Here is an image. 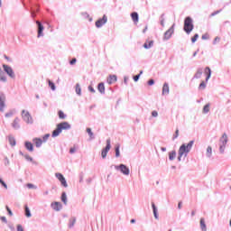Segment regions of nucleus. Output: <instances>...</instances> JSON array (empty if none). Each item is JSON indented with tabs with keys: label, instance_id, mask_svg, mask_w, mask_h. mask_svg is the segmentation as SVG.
Here are the masks:
<instances>
[{
	"label": "nucleus",
	"instance_id": "f257e3e1",
	"mask_svg": "<svg viewBox=\"0 0 231 231\" xmlns=\"http://www.w3.org/2000/svg\"><path fill=\"white\" fill-rule=\"evenodd\" d=\"M192 145H194V141H190L188 144H182L179 149V162H181L182 156H187L189 152H190V149H192Z\"/></svg>",
	"mask_w": 231,
	"mask_h": 231
},
{
	"label": "nucleus",
	"instance_id": "f03ea898",
	"mask_svg": "<svg viewBox=\"0 0 231 231\" xmlns=\"http://www.w3.org/2000/svg\"><path fill=\"white\" fill-rule=\"evenodd\" d=\"M68 129H71V125L68 122L60 123L57 125V128L52 132V137L55 138L59 136L62 131H68Z\"/></svg>",
	"mask_w": 231,
	"mask_h": 231
},
{
	"label": "nucleus",
	"instance_id": "7ed1b4c3",
	"mask_svg": "<svg viewBox=\"0 0 231 231\" xmlns=\"http://www.w3.org/2000/svg\"><path fill=\"white\" fill-rule=\"evenodd\" d=\"M194 30V23H192V18L190 16H188L184 20V32L186 33H190Z\"/></svg>",
	"mask_w": 231,
	"mask_h": 231
},
{
	"label": "nucleus",
	"instance_id": "20e7f679",
	"mask_svg": "<svg viewBox=\"0 0 231 231\" xmlns=\"http://www.w3.org/2000/svg\"><path fill=\"white\" fill-rule=\"evenodd\" d=\"M48 138H50V134H46L42 137V139H41V138H34V139L32 140V142H33V143H34V145H35L36 147H41V145H42V143H45V142H48Z\"/></svg>",
	"mask_w": 231,
	"mask_h": 231
},
{
	"label": "nucleus",
	"instance_id": "39448f33",
	"mask_svg": "<svg viewBox=\"0 0 231 231\" xmlns=\"http://www.w3.org/2000/svg\"><path fill=\"white\" fill-rule=\"evenodd\" d=\"M22 118L26 122V124H32L33 119L32 118V116L30 115V112L26 110L22 111Z\"/></svg>",
	"mask_w": 231,
	"mask_h": 231
},
{
	"label": "nucleus",
	"instance_id": "423d86ee",
	"mask_svg": "<svg viewBox=\"0 0 231 231\" xmlns=\"http://www.w3.org/2000/svg\"><path fill=\"white\" fill-rule=\"evenodd\" d=\"M227 142L228 136H226V134H224L220 138V152H225V145H226Z\"/></svg>",
	"mask_w": 231,
	"mask_h": 231
},
{
	"label": "nucleus",
	"instance_id": "0eeeda50",
	"mask_svg": "<svg viewBox=\"0 0 231 231\" xmlns=\"http://www.w3.org/2000/svg\"><path fill=\"white\" fill-rule=\"evenodd\" d=\"M110 150H111V139H107L106 140V146L101 152L102 158H106V156H107V153L109 152Z\"/></svg>",
	"mask_w": 231,
	"mask_h": 231
},
{
	"label": "nucleus",
	"instance_id": "6e6552de",
	"mask_svg": "<svg viewBox=\"0 0 231 231\" xmlns=\"http://www.w3.org/2000/svg\"><path fill=\"white\" fill-rule=\"evenodd\" d=\"M3 68L5 73H7V75L11 77V79H15V73H14V69H12V67L8 65H3Z\"/></svg>",
	"mask_w": 231,
	"mask_h": 231
},
{
	"label": "nucleus",
	"instance_id": "1a4fd4ad",
	"mask_svg": "<svg viewBox=\"0 0 231 231\" xmlns=\"http://www.w3.org/2000/svg\"><path fill=\"white\" fill-rule=\"evenodd\" d=\"M116 170H120L125 176H129L130 171L125 164H120L119 166H116Z\"/></svg>",
	"mask_w": 231,
	"mask_h": 231
},
{
	"label": "nucleus",
	"instance_id": "9d476101",
	"mask_svg": "<svg viewBox=\"0 0 231 231\" xmlns=\"http://www.w3.org/2000/svg\"><path fill=\"white\" fill-rule=\"evenodd\" d=\"M56 178L60 181L61 185L65 188L68 187V182L66 181V178L61 173H55Z\"/></svg>",
	"mask_w": 231,
	"mask_h": 231
},
{
	"label": "nucleus",
	"instance_id": "9b49d317",
	"mask_svg": "<svg viewBox=\"0 0 231 231\" xmlns=\"http://www.w3.org/2000/svg\"><path fill=\"white\" fill-rule=\"evenodd\" d=\"M106 23H107V16L106 14H104L103 18H101L96 22V26H97V28H102V26H104V24H106Z\"/></svg>",
	"mask_w": 231,
	"mask_h": 231
},
{
	"label": "nucleus",
	"instance_id": "f8f14e48",
	"mask_svg": "<svg viewBox=\"0 0 231 231\" xmlns=\"http://www.w3.org/2000/svg\"><path fill=\"white\" fill-rule=\"evenodd\" d=\"M174 26L173 23L172 26L164 33V39L169 40L171 37H172V33H174Z\"/></svg>",
	"mask_w": 231,
	"mask_h": 231
},
{
	"label": "nucleus",
	"instance_id": "ddd939ff",
	"mask_svg": "<svg viewBox=\"0 0 231 231\" xmlns=\"http://www.w3.org/2000/svg\"><path fill=\"white\" fill-rule=\"evenodd\" d=\"M5 100H6V97L5 94H0V111H5Z\"/></svg>",
	"mask_w": 231,
	"mask_h": 231
},
{
	"label": "nucleus",
	"instance_id": "4468645a",
	"mask_svg": "<svg viewBox=\"0 0 231 231\" xmlns=\"http://www.w3.org/2000/svg\"><path fill=\"white\" fill-rule=\"evenodd\" d=\"M36 24L38 25V37H42V32H44V26L41 22L37 21Z\"/></svg>",
	"mask_w": 231,
	"mask_h": 231
},
{
	"label": "nucleus",
	"instance_id": "2eb2a0df",
	"mask_svg": "<svg viewBox=\"0 0 231 231\" xmlns=\"http://www.w3.org/2000/svg\"><path fill=\"white\" fill-rule=\"evenodd\" d=\"M51 208H53V210H56V212H59V210H60L62 208V204H60V202H53L51 205Z\"/></svg>",
	"mask_w": 231,
	"mask_h": 231
},
{
	"label": "nucleus",
	"instance_id": "dca6fc26",
	"mask_svg": "<svg viewBox=\"0 0 231 231\" xmlns=\"http://www.w3.org/2000/svg\"><path fill=\"white\" fill-rule=\"evenodd\" d=\"M204 73L207 76L206 82H208V80L210 79V77L212 75V70L210 69V67H206Z\"/></svg>",
	"mask_w": 231,
	"mask_h": 231
},
{
	"label": "nucleus",
	"instance_id": "f3484780",
	"mask_svg": "<svg viewBox=\"0 0 231 231\" xmlns=\"http://www.w3.org/2000/svg\"><path fill=\"white\" fill-rule=\"evenodd\" d=\"M152 46H154V41L147 40L143 44V48L145 50H150V48H152Z\"/></svg>",
	"mask_w": 231,
	"mask_h": 231
},
{
	"label": "nucleus",
	"instance_id": "a211bd4d",
	"mask_svg": "<svg viewBox=\"0 0 231 231\" xmlns=\"http://www.w3.org/2000/svg\"><path fill=\"white\" fill-rule=\"evenodd\" d=\"M115 82H116V75L109 76V78L107 79V83L108 84H115Z\"/></svg>",
	"mask_w": 231,
	"mask_h": 231
},
{
	"label": "nucleus",
	"instance_id": "6ab92c4d",
	"mask_svg": "<svg viewBox=\"0 0 231 231\" xmlns=\"http://www.w3.org/2000/svg\"><path fill=\"white\" fill-rule=\"evenodd\" d=\"M132 21L135 23V24L138 23V13L134 12L131 14Z\"/></svg>",
	"mask_w": 231,
	"mask_h": 231
},
{
	"label": "nucleus",
	"instance_id": "aec40b11",
	"mask_svg": "<svg viewBox=\"0 0 231 231\" xmlns=\"http://www.w3.org/2000/svg\"><path fill=\"white\" fill-rule=\"evenodd\" d=\"M162 95H169V84L164 83L162 87Z\"/></svg>",
	"mask_w": 231,
	"mask_h": 231
},
{
	"label": "nucleus",
	"instance_id": "412c9836",
	"mask_svg": "<svg viewBox=\"0 0 231 231\" xmlns=\"http://www.w3.org/2000/svg\"><path fill=\"white\" fill-rule=\"evenodd\" d=\"M200 228L202 231H207V224H205V218H200Z\"/></svg>",
	"mask_w": 231,
	"mask_h": 231
},
{
	"label": "nucleus",
	"instance_id": "4be33fe9",
	"mask_svg": "<svg viewBox=\"0 0 231 231\" xmlns=\"http://www.w3.org/2000/svg\"><path fill=\"white\" fill-rule=\"evenodd\" d=\"M25 148L32 152L33 151V144L31 142H26Z\"/></svg>",
	"mask_w": 231,
	"mask_h": 231
},
{
	"label": "nucleus",
	"instance_id": "5701e85b",
	"mask_svg": "<svg viewBox=\"0 0 231 231\" xmlns=\"http://www.w3.org/2000/svg\"><path fill=\"white\" fill-rule=\"evenodd\" d=\"M97 89L99 93H106V87L104 86V83H99L97 86Z\"/></svg>",
	"mask_w": 231,
	"mask_h": 231
},
{
	"label": "nucleus",
	"instance_id": "b1692460",
	"mask_svg": "<svg viewBox=\"0 0 231 231\" xmlns=\"http://www.w3.org/2000/svg\"><path fill=\"white\" fill-rule=\"evenodd\" d=\"M210 111V104H207L204 107L202 112L204 113V115H207V113H208Z\"/></svg>",
	"mask_w": 231,
	"mask_h": 231
},
{
	"label": "nucleus",
	"instance_id": "393cba45",
	"mask_svg": "<svg viewBox=\"0 0 231 231\" xmlns=\"http://www.w3.org/2000/svg\"><path fill=\"white\" fill-rule=\"evenodd\" d=\"M61 201L64 203V205L68 204V197L66 196V192L61 194Z\"/></svg>",
	"mask_w": 231,
	"mask_h": 231
},
{
	"label": "nucleus",
	"instance_id": "a878e982",
	"mask_svg": "<svg viewBox=\"0 0 231 231\" xmlns=\"http://www.w3.org/2000/svg\"><path fill=\"white\" fill-rule=\"evenodd\" d=\"M201 75H203V70L201 69H199L195 74V79H200Z\"/></svg>",
	"mask_w": 231,
	"mask_h": 231
},
{
	"label": "nucleus",
	"instance_id": "bb28decb",
	"mask_svg": "<svg viewBox=\"0 0 231 231\" xmlns=\"http://www.w3.org/2000/svg\"><path fill=\"white\" fill-rule=\"evenodd\" d=\"M152 207L153 209L154 217H155V219H158V210L156 209V205H154V203H152Z\"/></svg>",
	"mask_w": 231,
	"mask_h": 231
},
{
	"label": "nucleus",
	"instance_id": "cd10ccee",
	"mask_svg": "<svg viewBox=\"0 0 231 231\" xmlns=\"http://www.w3.org/2000/svg\"><path fill=\"white\" fill-rule=\"evenodd\" d=\"M174 158H176V151H173L169 153V160L172 161L174 160Z\"/></svg>",
	"mask_w": 231,
	"mask_h": 231
},
{
	"label": "nucleus",
	"instance_id": "c85d7f7f",
	"mask_svg": "<svg viewBox=\"0 0 231 231\" xmlns=\"http://www.w3.org/2000/svg\"><path fill=\"white\" fill-rule=\"evenodd\" d=\"M59 115V118H60L61 120H64V118H66V114H64V112H62V110H60L58 112Z\"/></svg>",
	"mask_w": 231,
	"mask_h": 231
},
{
	"label": "nucleus",
	"instance_id": "c756f323",
	"mask_svg": "<svg viewBox=\"0 0 231 231\" xmlns=\"http://www.w3.org/2000/svg\"><path fill=\"white\" fill-rule=\"evenodd\" d=\"M25 216L26 217H32V213L30 212L28 206H25Z\"/></svg>",
	"mask_w": 231,
	"mask_h": 231
},
{
	"label": "nucleus",
	"instance_id": "7c9ffc66",
	"mask_svg": "<svg viewBox=\"0 0 231 231\" xmlns=\"http://www.w3.org/2000/svg\"><path fill=\"white\" fill-rule=\"evenodd\" d=\"M48 84H49V87L51 88V89H52V91H55V83H53L51 80L48 79Z\"/></svg>",
	"mask_w": 231,
	"mask_h": 231
},
{
	"label": "nucleus",
	"instance_id": "2f4dec72",
	"mask_svg": "<svg viewBox=\"0 0 231 231\" xmlns=\"http://www.w3.org/2000/svg\"><path fill=\"white\" fill-rule=\"evenodd\" d=\"M75 223H77V219L70 218L69 219V228L73 227L75 226Z\"/></svg>",
	"mask_w": 231,
	"mask_h": 231
},
{
	"label": "nucleus",
	"instance_id": "473e14b6",
	"mask_svg": "<svg viewBox=\"0 0 231 231\" xmlns=\"http://www.w3.org/2000/svg\"><path fill=\"white\" fill-rule=\"evenodd\" d=\"M13 127H14L15 129H17V127H19V118H15L14 123H13Z\"/></svg>",
	"mask_w": 231,
	"mask_h": 231
},
{
	"label": "nucleus",
	"instance_id": "72a5a7b5",
	"mask_svg": "<svg viewBox=\"0 0 231 231\" xmlns=\"http://www.w3.org/2000/svg\"><path fill=\"white\" fill-rule=\"evenodd\" d=\"M9 143L14 147L15 145V138L9 136Z\"/></svg>",
	"mask_w": 231,
	"mask_h": 231
},
{
	"label": "nucleus",
	"instance_id": "f704fd0d",
	"mask_svg": "<svg viewBox=\"0 0 231 231\" xmlns=\"http://www.w3.org/2000/svg\"><path fill=\"white\" fill-rule=\"evenodd\" d=\"M81 91H82V89L80 88V85L77 84L76 85V93H77V95H81Z\"/></svg>",
	"mask_w": 231,
	"mask_h": 231
},
{
	"label": "nucleus",
	"instance_id": "c9c22d12",
	"mask_svg": "<svg viewBox=\"0 0 231 231\" xmlns=\"http://www.w3.org/2000/svg\"><path fill=\"white\" fill-rule=\"evenodd\" d=\"M207 156H208V157L212 156V147L211 146H208L207 148Z\"/></svg>",
	"mask_w": 231,
	"mask_h": 231
},
{
	"label": "nucleus",
	"instance_id": "e433bc0d",
	"mask_svg": "<svg viewBox=\"0 0 231 231\" xmlns=\"http://www.w3.org/2000/svg\"><path fill=\"white\" fill-rule=\"evenodd\" d=\"M205 88H207V83H205V81H201L199 86V89H205Z\"/></svg>",
	"mask_w": 231,
	"mask_h": 231
},
{
	"label": "nucleus",
	"instance_id": "4c0bfd02",
	"mask_svg": "<svg viewBox=\"0 0 231 231\" xmlns=\"http://www.w3.org/2000/svg\"><path fill=\"white\" fill-rule=\"evenodd\" d=\"M120 156V145L116 147V157L118 158Z\"/></svg>",
	"mask_w": 231,
	"mask_h": 231
},
{
	"label": "nucleus",
	"instance_id": "58836bf2",
	"mask_svg": "<svg viewBox=\"0 0 231 231\" xmlns=\"http://www.w3.org/2000/svg\"><path fill=\"white\" fill-rule=\"evenodd\" d=\"M142 73H143V70L140 71V74L134 76V82H138V80L140 79V75H142Z\"/></svg>",
	"mask_w": 231,
	"mask_h": 231
},
{
	"label": "nucleus",
	"instance_id": "ea45409f",
	"mask_svg": "<svg viewBox=\"0 0 231 231\" xmlns=\"http://www.w3.org/2000/svg\"><path fill=\"white\" fill-rule=\"evenodd\" d=\"M199 38V34H195V35L191 38V42H196Z\"/></svg>",
	"mask_w": 231,
	"mask_h": 231
},
{
	"label": "nucleus",
	"instance_id": "a19ab883",
	"mask_svg": "<svg viewBox=\"0 0 231 231\" xmlns=\"http://www.w3.org/2000/svg\"><path fill=\"white\" fill-rule=\"evenodd\" d=\"M202 39L203 41H208V39H210V35H208V33H205L202 35Z\"/></svg>",
	"mask_w": 231,
	"mask_h": 231
},
{
	"label": "nucleus",
	"instance_id": "79ce46f5",
	"mask_svg": "<svg viewBox=\"0 0 231 231\" xmlns=\"http://www.w3.org/2000/svg\"><path fill=\"white\" fill-rule=\"evenodd\" d=\"M87 133L89 134L90 138H93V132L91 131V128H87Z\"/></svg>",
	"mask_w": 231,
	"mask_h": 231
},
{
	"label": "nucleus",
	"instance_id": "37998d69",
	"mask_svg": "<svg viewBox=\"0 0 231 231\" xmlns=\"http://www.w3.org/2000/svg\"><path fill=\"white\" fill-rule=\"evenodd\" d=\"M178 136H180V130L179 129H177L175 131V134L173 135V140H176V138H178Z\"/></svg>",
	"mask_w": 231,
	"mask_h": 231
},
{
	"label": "nucleus",
	"instance_id": "c03bdc74",
	"mask_svg": "<svg viewBox=\"0 0 231 231\" xmlns=\"http://www.w3.org/2000/svg\"><path fill=\"white\" fill-rule=\"evenodd\" d=\"M0 183H1V185H3V187H5V189H8V186L6 185V183L5 182V180H2L1 178H0Z\"/></svg>",
	"mask_w": 231,
	"mask_h": 231
},
{
	"label": "nucleus",
	"instance_id": "a18cd8bd",
	"mask_svg": "<svg viewBox=\"0 0 231 231\" xmlns=\"http://www.w3.org/2000/svg\"><path fill=\"white\" fill-rule=\"evenodd\" d=\"M219 41H221V38L217 36L213 42V44H217V42H219Z\"/></svg>",
	"mask_w": 231,
	"mask_h": 231
},
{
	"label": "nucleus",
	"instance_id": "49530a36",
	"mask_svg": "<svg viewBox=\"0 0 231 231\" xmlns=\"http://www.w3.org/2000/svg\"><path fill=\"white\" fill-rule=\"evenodd\" d=\"M27 187H28L29 189H37V186H35V185H33V184H32V183H28V184H27Z\"/></svg>",
	"mask_w": 231,
	"mask_h": 231
},
{
	"label": "nucleus",
	"instance_id": "de8ad7c7",
	"mask_svg": "<svg viewBox=\"0 0 231 231\" xmlns=\"http://www.w3.org/2000/svg\"><path fill=\"white\" fill-rule=\"evenodd\" d=\"M6 210L9 214V216H14V213H12V209H10V208H8V206H6Z\"/></svg>",
	"mask_w": 231,
	"mask_h": 231
},
{
	"label": "nucleus",
	"instance_id": "09e8293b",
	"mask_svg": "<svg viewBox=\"0 0 231 231\" xmlns=\"http://www.w3.org/2000/svg\"><path fill=\"white\" fill-rule=\"evenodd\" d=\"M217 14H221V10L216 11L211 14V17H214V15H217Z\"/></svg>",
	"mask_w": 231,
	"mask_h": 231
},
{
	"label": "nucleus",
	"instance_id": "8fccbe9b",
	"mask_svg": "<svg viewBox=\"0 0 231 231\" xmlns=\"http://www.w3.org/2000/svg\"><path fill=\"white\" fill-rule=\"evenodd\" d=\"M152 116H153L154 118H156V116H158V112H157V111H152Z\"/></svg>",
	"mask_w": 231,
	"mask_h": 231
},
{
	"label": "nucleus",
	"instance_id": "3c124183",
	"mask_svg": "<svg viewBox=\"0 0 231 231\" xmlns=\"http://www.w3.org/2000/svg\"><path fill=\"white\" fill-rule=\"evenodd\" d=\"M154 84V79H150L148 81V86H152Z\"/></svg>",
	"mask_w": 231,
	"mask_h": 231
},
{
	"label": "nucleus",
	"instance_id": "603ef678",
	"mask_svg": "<svg viewBox=\"0 0 231 231\" xmlns=\"http://www.w3.org/2000/svg\"><path fill=\"white\" fill-rule=\"evenodd\" d=\"M88 89L90 93H95V88H93V87L89 86Z\"/></svg>",
	"mask_w": 231,
	"mask_h": 231
},
{
	"label": "nucleus",
	"instance_id": "864d4df0",
	"mask_svg": "<svg viewBox=\"0 0 231 231\" xmlns=\"http://www.w3.org/2000/svg\"><path fill=\"white\" fill-rule=\"evenodd\" d=\"M14 113L13 112H9L7 114H5L6 118L13 116Z\"/></svg>",
	"mask_w": 231,
	"mask_h": 231
},
{
	"label": "nucleus",
	"instance_id": "5fc2aeb1",
	"mask_svg": "<svg viewBox=\"0 0 231 231\" xmlns=\"http://www.w3.org/2000/svg\"><path fill=\"white\" fill-rule=\"evenodd\" d=\"M76 62H77V59L75 58L70 60L71 65L76 64Z\"/></svg>",
	"mask_w": 231,
	"mask_h": 231
},
{
	"label": "nucleus",
	"instance_id": "6e6d98bb",
	"mask_svg": "<svg viewBox=\"0 0 231 231\" xmlns=\"http://www.w3.org/2000/svg\"><path fill=\"white\" fill-rule=\"evenodd\" d=\"M1 221L7 223L6 217H1Z\"/></svg>",
	"mask_w": 231,
	"mask_h": 231
},
{
	"label": "nucleus",
	"instance_id": "4d7b16f0",
	"mask_svg": "<svg viewBox=\"0 0 231 231\" xmlns=\"http://www.w3.org/2000/svg\"><path fill=\"white\" fill-rule=\"evenodd\" d=\"M75 151H76L75 147L70 148V150H69L70 154H73V152H75Z\"/></svg>",
	"mask_w": 231,
	"mask_h": 231
},
{
	"label": "nucleus",
	"instance_id": "13d9d810",
	"mask_svg": "<svg viewBox=\"0 0 231 231\" xmlns=\"http://www.w3.org/2000/svg\"><path fill=\"white\" fill-rule=\"evenodd\" d=\"M0 80H3L4 82H6V77H5V76L0 77Z\"/></svg>",
	"mask_w": 231,
	"mask_h": 231
},
{
	"label": "nucleus",
	"instance_id": "bf43d9fd",
	"mask_svg": "<svg viewBox=\"0 0 231 231\" xmlns=\"http://www.w3.org/2000/svg\"><path fill=\"white\" fill-rule=\"evenodd\" d=\"M25 158H26V160H29L30 162H32V157H30V155H25Z\"/></svg>",
	"mask_w": 231,
	"mask_h": 231
},
{
	"label": "nucleus",
	"instance_id": "052dcab7",
	"mask_svg": "<svg viewBox=\"0 0 231 231\" xmlns=\"http://www.w3.org/2000/svg\"><path fill=\"white\" fill-rule=\"evenodd\" d=\"M178 208H181V201L180 202H179V204H178Z\"/></svg>",
	"mask_w": 231,
	"mask_h": 231
},
{
	"label": "nucleus",
	"instance_id": "680f3d73",
	"mask_svg": "<svg viewBox=\"0 0 231 231\" xmlns=\"http://www.w3.org/2000/svg\"><path fill=\"white\" fill-rule=\"evenodd\" d=\"M191 216H196V210L191 211Z\"/></svg>",
	"mask_w": 231,
	"mask_h": 231
},
{
	"label": "nucleus",
	"instance_id": "e2e57ef3",
	"mask_svg": "<svg viewBox=\"0 0 231 231\" xmlns=\"http://www.w3.org/2000/svg\"><path fill=\"white\" fill-rule=\"evenodd\" d=\"M147 32V26L143 29V33H145Z\"/></svg>",
	"mask_w": 231,
	"mask_h": 231
},
{
	"label": "nucleus",
	"instance_id": "0e129e2a",
	"mask_svg": "<svg viewBox=\"0 0 231 231\" xmlns=\"http://www.w3.org/2000/svg\"><path fill=\"white\" fill-rule=\"evenodd\" d=\"M131 223H136V220L132 219V220H131Z\"/></svg>",
	"mask_w": 231,
	"mask_h": 231
},
{
	"label": "nucleus",
	"instance_id": "69168bd1",
	"mask_svg": "<svg viewBox=\"0 0 231 231\" xmlns=\"http://www.w3.org/2000/svg\"><path fill=\"white\" fill-rule=\"evenodd\" d=\"M125 84H127V78H125Z\"/></svg>",
	"mask_w": 231,
	"mask_h": 231
},
{
	"label": "nucleus",
	"instance_id": "338daca9",
	"mask_svg": "<svg viewBox=\"0 0 231 231\" xmlns=\"http://www.w3.org/2000/svg\"><path fill=\"white\" fill-rule=\"evenodd\" d=\"M161 24L163 26V20H162V21H161Z\"/></svg>",
	"mask_w": 231,
	"mask_h": 231
},
{
	"label": "nucleus",
	"instance_id": "774afa93",
	"mask_svg": "<svg viewBox=\"0 0 231 231\" xmlns=\"http://www.w3.org/2000/svg\"><path fill=\"white\" fill-rule=\"evenodd\" d=\"M229 225H230V226H231V219H230V221H229Z\"/></svg>",
	"mask_w": 231,
	"mask_h": 231
}]
</instances>
